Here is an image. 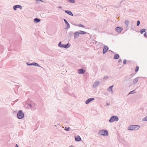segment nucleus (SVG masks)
<instances>
[{
	"mask_svg": "<svg viewBox=\"0 0 147 147\" xmlns=\"http://www.w3.org/2000/svg\"><path fill=\"white\" fill-rule=\"evenodd\" d=\"M140 126L138 125H130L128 127V129L129 130H137L139 129Z\"/></svg>",
	"mask_w": 147,
	"mask_h": 147,
	"instance_id": "f257e3e1",
	"label": "nucleus"
},
{
	"mask_svg": "<svg viewBox=\"0 0 147 147\" xmlns=\"http://www.w3.org/2000/svg\"><path fill=\"white\" fill-rule=\"evenodd\" d=\"M98 133L99 135L101 136H107L108 135V131L105 130H102L100 131Z\"/></svg>",
	"mask_w": 147,
	"mask_h": 147,
	"instance_id": "f03ea898",
	"label": "nucleus"
},
{
	"mask_svg": "<svg viewBox=\"0 0 147 147\" xmlns=\"http://www.w3.org/2000/svg\"><path fill=\"white\" fill-rule=\"evenodd\" d=\"M70 45H69V44L68 43L67 45H65L61 44V42H60L58 44L59 47L61 48H64L65 49H67L69 48L70 47Z\"/></svg>",
	"mask_w": 147,
	"mask_h": 147,
	"instance_id": "7ed1b4c3",
	"label": "nucleus"
},
{
	"mask_svg": "<svg viewBox=\"0 0 147 147\" xmlns=\"http://www.w3.org/2000/svg\"><path fill=\"white\" fill-rule=\"evenodd\" d=\"M17 116L18 119H21L24 117V114L21 110H20L18 113Z\"/></svg>",
	"mask_w": 147,
	"mask_h": 147,
	"instance_id": "20e7f679",
	"label": "nucleus"
},
{
	"mask_svg": "<svg viewBox=\"0 0 147 147\" xmlns=\"http://www.w3.org/2000/svg\"><path fill=\"white\" fill-rule=\"evenodd\" d=\"M118 120V118L117 117L115 116H113L111 118L109 121L110 122H113L115 121H117Z\"/></svg>",
	"mask_w": 147,
	"mask_h": 147,
	"instance_id": "39448f33",
	"label": "nucleus"
},
{
	"mask_svg": "<svg viewBox=\"0 0 147 147\" xmlns=\"http://www.w3.org/2000/svg\"><path fill=\"white\" fill-rule=\"evenodd\" d=\"M17 8H19L20 9L22 8V7L19 5H16L13 6V8L15 10H16Z\"/></svg>",
	"mask_w": 147,
	"mask_h": 147,
	"instance_id": "423d86ee",
	"label": "nucleus"
},
{
	"mask_svg": "<svg viewBox=\"0 0 147 147\" xmlns=\"http://www.w3.org/2000/svg\"><path fill=\"white\" fill-rule=\"evenodd\" d=\"M115 30L117 32L120 33L123 30V29L122 28L117 27L115 28Z\"/></svg>",
	"mask_w": 147,
	"mask_h": 147,
	"instance_id": "0eeeda50",
	"label": "nucleus"
},
{
	"mask_svg": "<svg viewBox=\"0 0 147 147\" xmlns=\"http://www.w3.org/2000/svg\"><path fill=\"white\" fill-rule=\"evenodd\" d=\"M74 39H77L78 38L80 34L79 32H76L74 33Z\"/></svg>",
	"mask_w": 147,
	"mask_h": 147,
	"instance_id": "6e6552de",
	"label": "nucleus"
},
{
	"mask_svg": "<svg viewBox=\"0 0 147 147\" xmlns=\"http://www.w3.org/2000/svg\"><path fill=\"white\" fill-rule=\"evenodd\" d=\"M108 50V47L106 46H105L104 47L103 49V53L105 54L107 51Z\"/></svg>",
	"mask_w": 147,
	"mask_h": 147,
	"instance_id": "1a4fd4ad",
	"label": "nucleus"
},
{
	"mask_svg": "<svg viewBox=\"0 0 147 147\" xmlns=\"http://www.w3.org/2000/svg\"><path fill=\"white\" fill-rule=\"evenodd\" d=\"M75 140L76 141H79L81 140L80 137L79 136H77L75 137Z\"/></svg>",
	"mask_w": 147,
	"mask_h": 147,
	"instance_id": "9d476101",
	"label": "nucleus"
},
{
	"mask_svg": "<svg viewBox=\"0 0 147 147\" xmlns=\"http://www.w3.org/2000/svg\"><path fill=\"white\" fill-rule=\"evenodd\" d=\"M94 100V98H89L86 101V104H88L90 101H92Z\"/></svg>",
	"mask_w": 147,
	"mask_h": 147,
	"instance_id": "9b49d317",
	"label": "nucleus"
},
{
	"mask_svg": "<svg viewBox=\"0 0 147 147\" xmlns=\"http://www.w3.org/2000/svg\"><path fill=\"white\" fill-rule=\"evenodd\" d=\"M85 71L83 69H80L78 70V73L79 74L84 73Z\"/></svg>",
	"mask_w": 147,
	"mask_h": 147,
	"instance_id": "f8f14e48",
	"label": "nucleus"
},
{
	"mask_svg": "<svg viewBox=\"0 0 147 147\" xmlns=\"http://www.w3.org/2000/svg\"><path fill=\"white\" fill-rule=\"evenodd\" d=\"M65 12L68 15H69L72 16H73V14L70 11L65 10Z\"/></svg>",
	"mask_w": 147,
	"mask_h": 147,
	"instance_id": "ddd939ff",
	"label": "nucleus"
},
{
	"mask_svg": "<svg viewBox=\"0 0 147 147\" xmlns=\"http://www.w3.org/2000/svg\"><path fill=\"white\" fill-rule=\"evenodd\" d=\"M27 64L28 65H36V66H39V65L38 63H32L31 64H28V63H27Z\"/></svg>",
	"mask_w": 147,
	"mask_h": 147,
	"instance_id": "4468645a",
	"label": "nucleus"
},
{
	"mask_svg": "<svg viewBox=\"0 0 147 147\" xmlns=\"http://www.w3.org/2000/svg\"><path fill=\"white\" fill-rule=\"evenodd\" d=\"M40 21V20L39 19L37 18H35L34 20V22L36 23L39 22Z\"/></svg>",
	"mask_w": 147,
	"mask_h": 147,
	"instance_id": "2eb2a0df",
	"label": "nucleus"
},
{
	"mask_svg": "<svg viewBox=\"0 0 147 147\" xmlns=\"http://www.w3.org/2000/svg\"><path fill=\"white\" fill-rule=\"evenodd\" d=\"M113 86H111L109 87V88L108 89V90L109 91H110V92H112L113 91L112 88H113Z\"/></svg>",
	"mask_w": 147,
	"mask_h": 147,
	"instance_id": "dca6fc26",
	"label": "nucleus"
},
{
	"mask_svg": "<svg viewBox=\"0 0 147 147\" xmlns=\"http://www.w3.org/2000/svg\"><path fill=\"white\" fill-rule=\"evenodd\" d=\"M80 34H84L86 33V32L84 31L80 30L79 32Z\"/></svg>",
	"mask_w": 147,
	"mask_h": 147,
	"instance_id": "f3484780",
	"label": "nucleus"
},
{
	"mask_svg": "<svg viewBox=\"0 0 147 147\" xmlns=\"http://www.w3.org/2000/svg\"><path fill=\"white\" fill-rule=\"evenodd\" d=\"M125 23L127 26H128L129 24V22L128 20H126L125 21Z\"/></svg>",
	"mask_w": 147,
	"mask_h": 147,
	"instance_id": "a211bd4d",
	"label": "nucleus"
},
{
	"mask_svg": "<svg viewBox=\"0 0 147 147\" xmlns=\"http://www.w3.org/2000/svg\"><path fill=\"white\" fill-rule=\"evenodd\" d=\"M65 23L67 24V27L66 28H70V26L69 24L68 23V22H66Z\"/></svg>",
	"mask_w": 147,
	"mask_h": 147,
	"instance_id": "6ab92c4d",
	"label": "nucleus"
},
{
	"mask_svg": "<svg viewBox=\"0 0 147 147\" xmlns=\"http://www.w3.org/2000/svg\"><path fill=\"white\" fill-rule=\"evenodd\" d=\"M99 84V82H95L93 85V86H97Z\"/></svg>",
	"mask_w": 147,
	"mask_h": 147,
	"instance_id": "aec40b11",
	"label": "nucleus"
},
{
	"mask_svg": "<svg viewBox=\"0 0 147 147\" xmlns=\"http://www.w3.org/2000/svg\"><path fill=\"white\" fill-rule=\"evenodd\" d=\"M146 30L145 29H142L140 31L141 33L142 34L143 32H145Z\"/></svg>",
	"mask_w": 147,
	"mask_h": 147,
	"instance_id": "412c9836",
	"label": "nucleus"
},
{
	"mask_svg": "<svg viewBox=\"0 0 147 147\" xmlns=\"http://www.w3.org/2000/svg\"><path fill=\"white\" fill-rule=\"evenodd\" d=\"M139 67L138 66H137L136 67V69H135V71L137 72L138 71L139 69Z\"/></svg>",
	"mask_w": 147,
	"mask_h": 147,
	"instance_id": "4be33fe9",
	"label": "nucleus"
},
{
	"mask_svg": "<svg viewBox=\"0 0 147 147\" xmlns=\"http://www.w3.org/2000/svg\"><path fill=\"white\" fill-rule=\"evenodd\" d=\"M78 26L79 27H83V28H84V26L83 25L81 24H79L78 25Z\"/></svg>",
	"mask_w": 147,
	"mask_h": 147,
	"instance_id": "5701e85b",
	"label": "nucleus"
},
{
	"mask_svg": "<svg viewBox=\"0 0 147 147\" xmlns=\"http://www.w3.org/2000/svg\"><path fill=\"white\" fill-rule=\"evenodd\" d=\"M143 120L144 121H147V116L144 118L143 119Z\"/></svg>",
	"mask_w": 147,
	"mask_h": 147,
	"instance_id": "b1692460",
	"label": "nucleus"
},
{
	"mask_svg": "<svg viewBox=\"0 0 147 147\" xmlns=\"http://www.w3.org/2000/svg\"><path fill=\"white\" fill-rule=\"evenodd\" d=\"M119 57V56H115L114 58L116 59H118Z\"/></svg>",
	"mask_w": 147,
	"mask_h": 147,
	"instance_id": "393cba45",
	"label": "nucleus"
},
{
	"mask_svg": "<svg viewBox=\"0 0 147 147\" xmlns=\"http://www.w3.org/2000/svg\"><path fill=\"white\" fill-rule=\"evenodd\" d=\"M140 22L139 20H138L137 22V25L138 26H139V24H140Z\"/></svg>",
	"mask_w": 147,
	"mask_h": 147,
	"instance_id": "a878e982",
	"label": "nucleus"
},
{
	"mask_svg": "<svg viewBox=\"0 0 147 147\" xmlns=\"http://www.w3.org/2000/svg\"><path fill=\"white\" fill-rule=\"evenodd\" d=\"M65 129L66 130V131H69V127H68L67 128H65Z\"/></svg>",
	"mask_w": 147,
	"mask_h": 147,
	"instance_id": "bb28decb",
	"label": "nucleus"
},
{
	"mask_svg": "<svg viewBox=\"0 0 147 147\" xmlns=\"http://www.w3.org/2000/svg\"><path fill=\"white\" fill-rule=\"evenodd\" d=\"M144 36L146 38H147V35L146 34V33L145 32L144 34Z\"/></svg>",
	"mask_w": 147,
	"mask_h": 147,
	"instance_id": "cd10ccee",
	"label": "nucleus"
},
{
	"mask_svg": "<svg viewBox=\"0 0 147 147\" xmlns=\"http://www.w3.org/2000/svg\"><path fill=\"white\" fill-rule=\"evenodd\" d=\"M134 90L131 91L129 94H132L134 93Z\"/></svg>",
	"mask_w": 147,
	"mask_h": 147,
	"instance_id": "c85d7f7f",
	"label": "nucleus"
},
{
	"mask_svg": "<svg viewBox=\"0 0 147 147\" xmlns=\"http://www.w3.org/2000/svg\"><path fill=\"white\" fill-rule=\"evenodd\" d=\"M123 63L124 64H125L126 63V60H124L123 61Z\"/></svg>",
	"mask_w": 147,
	"mask_h": 147,
	"instance_id": "c756f323",
	"label": "nucleus"
},
{
	"mask_svg": "<svg viewBox=\"0 0 147 147\" xmlns=\"http://www.w3.org/2000/svg\"><path fill=\"white\" fill-rule=\"evenodd\" d=\"M63 20H64V21L65 23L66 22H67V21L65 19H63Z\"/></svg>",
	"mask_w": 147,
	"mask_h": 147,
	"instance_id": "7c9ffc66",
	"label": "nucleus"
},
{
	"mask_svg": "<svg viewBox=\"0 0 147 147\" xmlns=\"http://www.w3.org/2000/svg\"><path fill=\"white\" fill-rule=\"evenodd\" d=\"M58 8L59 9H62V7H61V6H59V7H58Z\"/></svg>",
	"mask_w": 147,
	"mask_h": 147,
	"instance_id": "2f4dec72",
	"label": "nucleus"
},
{
	"mask_svg": "<svg viewBox=\"0 0 147 147\" xmlns=\"http://www.w3.org/2000/svg\"><path fill=\"white\" fill-rule=\"evenodd\" d=\"M15 147H19L17 144L16 145Z\"/></svg>",
	"mask_w": 147,
	"mask_h": 147,
	"instance_id": "473e14b6",
	"label": "nucleus"
},
{
	"mask_svg": "<svg viewBox=\"0 0 147 147\" xmlns=\"http://www.w3.org/2000/svg\"><path fill=\"white\" fill-rule=\"evenodd\" d=\"M70 147H74L73 146H70Z\"/></svg>",
	"mask_w": 147,
	"mask_h": 147,
	"instance_id": "72a5a7b5",
	"label": "nucleus"
},
{
	"mask_svg": "<svg viewBox=\"0 0 147 147\" xmlns=\"http://www.w3.org/2000/svg\"><path fill=\"white\" fill-rule=\"evenodd\" d=\"M115 55H119L118 54H116Z\"/></svg>",
	"mask_w": 147,
	"mask_h": 147,
	"instance_id": "f704fd0d",
	"label": "nucleus"
}]
</instances>
